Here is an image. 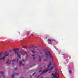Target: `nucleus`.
Masks as SVG:
<instances>
[{
  "label": "nucleus",
  "mask_w": 78,
  "mask_h": 78,
  "mask_svg": "<svg viewBox=\"0 0 78 78\" xmlns=\"http://www.w3.org/2000/svg\"><path fill=\"white\" fill-rule=\"evenodd\" d=\"M45 56L46 58H48V56L49 57V58H51V60H53V57H52V55L50 53V51L48 50H47L45 52Z\"/></svg>",
  "instance_id": "nucleus-1"
},
{
  "label": "nucleus",
  "mask_w": 78,
  "mask_h": 78,
  "mask_svg": "<svg viewBox=\"0 0 78 78\" xmlns=\"http://www.w3.org/2000/svg\"><path fill=\"white\" fill-rule=\"evenodd\" d=\"M19 49H18L17 48H15L13 49V50L14 51V53L16 54V55H17V57L19 58L20 59L21 58V57H20V53H19L18 51H17L19 50Z\"/></svg>",
  "instance_id": "nucleus-2"
},
{
  "label": "nucleus",
  "mask_w": 78,
  "mask_h": 78,
  "mask_svg": "<svg viewBox=\"0 0 78 78\" xmlns=\"http://www.w3.org/2000/svg\"><path fill=\"white\" fill-rule=\"evenodd\" d=\"M52 75L53 76L52 78H59V74L56 72H55V74L52 73Z\"/></svg>",
  "instance_id": "nucleus-3"
},
{
  "label": "nucleus",
  "mask_w": 78,
  "mask_h": 78,
  "mask_svg": "<svg viewBox=\"0 0 78 78\" xmlns=\"http://www.w3.org/2000/svg\"><path fill=\"white\" fill-rule=\"evenodd\" d=\"M4 54H5L4 56L3 57L0 58L1 60H4V59H5V57L8 56V55H9V53H7V52H5Z\"/></svg>",
  "instance_id": "nucleus-4"
},
{
  "label": "nucleus",
  "mask_w": 78,
  "mask_h": 78,
  "mask_svg": "<svg viewBox=\"0 0 78 78\" xmlns=\"http://www.w3.org/2000/svg\"><path fill=\"white\" fill-rule=\"evenodd\" d=\"M51 68L49 69L48 70H46L44 71L43 72H42V73L40 74V75H42V74H43V73H46V72L48 71V70H53V67H51Z\"/></svg>",
  "instance_id": "nucleus-5"
},
{
  "label": "nucleus",
  "mask_w": 78,
  "mask_h": 78,
  "mask_svg": "<svg viewBox=\"0 0 78 78\" xmlns=\"http://www.w3.org/2000/svg\"><path fill=\"white\" fill-rule=\"evenodd\" d=\"M15 61H16V60L15 59H14L13 60H12L9 62V60H8L6 62V63L7 64H10V63H11V62H12L13 64V65H14V62H15Z\"/></svg>",
  "instance_id": "nucleus-6"
},
{
  "label": "nucleus",
  "mask_w": 78,
  "mask_h": 78,
  "mask_svg": "<svg viewBox=\"0 0 78 78\" xmlns=\"http://www.w3.org/2000/svg\"><path fill=\"white\" fill-rule=\"evenodd\" d=\"M14 75H18V74L17 73H16L15 72H14L12 76V78H14Z\"/></svg>",
  "instance_id": "nucleus-7"
},
{
  "label": "nucleus",
  "mask_w": 78,
  "mask_h": 78,
  "mask_svg": "<svg viewBox=\"0 0 78 78\" xmlns=\"http://www.w3.org/2000/svg\"><path fill=\"white\" fill-rule=\"evenodd\" d=\"M39 51V54L40 55H41V54H42V51L41 50H38Z\"/></svg>",
  "instance_id": "nucleus-8"
},
{
  "label": "nucleus",
  "mask_w": 78,
  "mask_h": 78,
  "mask_svg": "<svg viewBox=\"0 0 78 78\" xmlns=\"http://www.w3.org/2000/svg\"><path fill=\"white\" fill-rule=\"evenodd\" d=\"M50 64L49 65L48 67V69L49 68H50V67L51 66V62H49Z\"/></svg>",
  "instance_id": "nucleus-9"
},
{
  "label": "nucleus",
  "mask_w": 78,
  "mask_h": 78,
  "mask_svg": "<svg viewBox=\"0 0 78 78\" xmlns=\"http://www.w3.org/2000/svg\"><path fill=\"white\" fill-rule=\"evenodd\" d=\"M33 35H36V34L35 33H33V34H31V36H33Z\"/></svg>",
  "instance_id": "nucleus-10"
},
{
  "label": "nucleus",
  "mask_w": 78,
  "mask_h": 78,
  "mask_svg": "<svg viewBox=\"0 0 78 78\" xmlns=\"http://www.w3.org/2000/svg\"><path fill=\"white\" fill-rule=\"evenodd\" d=\"M31 51L32 53H35V51L34 50H31Z\"/></svg>",
  "instance_id": "nucleus-11"
},
{
  "label": "nucleus",
  "mask_w": 78,
  "mask_h": 78,
  "mask_svg": "<svg viewBox=\"0 0 78 78\" xmlns=\"http://www.w3.org/2000/svg\"><path fill=\"white\" fill-rule=\"evenodd\" d=\"M42 56H43V55H42L41 56L40 55H39V58L40 59H41L42 58Z\"/></svg>",
  "instance_id": "nucleus-12"
},
{
  "label": "nucleus",
  "mask_w": 78,
  "mask_h": 78,
  "mask_svg": "<svg viewBox=\"0 0 78 78\" xmlns=\"http://www.w3.org/2000/svg\"><path fill=\"white\" fill-rule=\"evenodd\" d=\"M22 61H20V66H22Z\"/></svg>",
  "instance_id": "nucleus-13"
},
{
  "label": "nucleus",
  "mask_w": 78,
  "mask_h": 78,
  "mask_svg": "<svg viewBox=\"0 0 78 78\" xmlns=\"http://www.w3.org/2000/svg\"><path fill=\"white\" fill-rule=\"evenodd\" d=\"M69 73L70 74H72V70H70L69 71Z\"/></svg>",
  "instance_id": "nucleus-14"
},
{
  "label": "nucleus",
  "mask_w": 78,
  "mask_h": 78,
  "mask_svg": "<svg viewBox=\"0 0 78 78\" xmlns=\"http://www.w3.org/2000/svg\"><path fill=\"white\" fill-rule=\"evenodd\" d=\"M2 52L0 53V57H1L3 55V54H2Z\"/></svg>",
  "instance_id": "nucleus-15"
},
{
  "label": "nucleus",
  "mask_w": 78,
  "mask_h": 78,
  "mask_svg": "<svg viewBox=\"0 0 78 78\" xmlns=\"http://www.w3.org/2000/svg\"><path fill=\"white\" fill-rule=\"evenodd\" d=\"M48 41H50V42H51V40L50 39H48Z\"/></svg>",
  "instance_id": "nucleus-16"
},
{
  "label": "nucleus",
  "mask_w": 78,
  "mask_h": 78,
  "mask_svg": "<svg viewBox=\"0 0 78 78\" xmlns=\"http://www.w3.org/2000/svg\"><path fill=\"white\" fill-rule=\"evenodd\" d=\"M0 73H1V74H2V75H3V72H2V71H1L0 72Z\"/></svg>",
  "instance_id": "nucleus-17"
},
{
  "label": "nucleus",
  "mask_w": 78,
  "mask_h": 78,
  "mask_svg": "<svg viewBox=\"0 0 78 78\" xmlns=\"http://www.w3.org/2000/svg\"><path fill=\"white\" fill-rule=\"evenodd\" d=\"M15 70H17L18 69H17V68H14Z\"/></svg>",
  "instance_id": "nucleus-18"
},
{
  "label": "nucleus",
  "mask_w": 78,
  "mask_h": 78,
  "mask_svg": "<svg viewBox=\"0 0 78 78\" xmlns=\"http://www.w3.org/2000/svg\"><path fill=\"white\" fill-rule=\"evenodd\" d=\"M42 70H40L39 71V72H42Z\"/></svg>",
  "instance_id": "nucleus-19"
},
{
  "label": "nucleus",
  "mask_w": 78,
  "mask_h": 78,
  "mask_svg": "<svg viewBox=\"0 0 78 78\" xmlns=\"http://www.w3.org/2000/svg\"><path fill=\"white\" fill-rule=\"evenodd\" d=\"M11 51H12V50H11L9 51V52H11Z\"/></svg>",
  "instance_id": "nucleus-20"
},
{
  "label": "nucleus",
  "mask_w": 78,
  "mask_h": 78,
  "mask_svg": "<svg viewBox=\"0 0 78 78\" xmlns=\"http://www.w3.org/2000/svg\"><path fill=\"white\" fill-rule=\"evenodd\" d=\"M35 73H34L32 74V75H34V74H35Z\"/></svg>",
  "instance_id": "nucleus-21"
},
{
  "label": "nucleus",
  "mask_w": 78,
  "mask_h": 78,
  "mask_svg": "<svg viewBox=\"0 0 78 78\" xmlns=\"http://www.w3.org/2000/svg\"><path fill=\"white\" fill-rule=\"evenodd\" d=\"M47 59H43V61H47Z\"/></svg>",
  "instance_id": "nucleus-22"
},
{
  "label": "nucleus",
  "mask_w": 78,
  "mask_h": 78,
  "mask_svg": "<svg viewBox=\"0 0 78 78\" xmlns=\"http://www.w3.org/2000/svg\"><path fill=\"white\" fill-rule=\"evenodd\" d=\"M23 48H26V47H23Z\"/></svg>",
  "instance_id": "nucleus-23"
},
{
  "label": "nucleus",
  "mask_w": 78,
  "mask_h": 78,
  "mask_svg": "<svg viewBox=\"0 0 78 78\" xmlns=\"http://www.w3.org/2000/svg\"><path fill=\"white\" fill-rule=\"evenodd\" d=\"M35 58H35V57L34 58H33V59H34H34H35Z\"/></svg>",
  "instance_id": "nucleus-24"
},
{
  "label": "nucleus",
  "mask_w": 78,
  "mask_h": 78,
  "mask_svg": "<svg viewBox=\"0 0 78 78\" xmlns=\"http://www.w3.org/2000/svg\"><path fill=\"white\" fill-rule=\"evenodd\" d=\"M39 61H40V62H41V60L39 59Z\"/></svg>",
  "instance_id": "nucleus-25"
},
{
  "label": "nucleus",
  "mask_w": 78,
  "mask_h": 78,
  "mask_svg": "<svg viewBox=\"0 0 78 78\" xmlns=\"http://www.w3.org/2000/svg\"><path fill=\"white\" fill-rule=\"evenodd\" d=\"M18 59H17V63L18 62Z\"/></svg>",
  "instance_id": "nucleus-26"
},
{
  "label": "nucleus",
  "mask_w": 78,
  "mask_h": 78,
  "mask_svg": "<svg viewBox=\"0 0 78 78\" xmlns=\"http://www.w3.org/2000/svg\"><path fill=\"white\" fill-rule=\"evenodd\" d=\"M51 41H54V40L52 39H51Z\"/></svg>",
  "instance_id": "nucleus-27"
},
{
  "label": "nucleus",
  "mask_w": 78,
  "mask_h": 78,
  "mask_svg": "<svg viewBox=\"0 0 78 78\" xmlns=\"http://www.w3.org/2000/svg\"><path fill=\"white\" fill-rule=\"evenodd\" d=\"M32 56H34V55H32Z\"/></svg>",
  "instance_id": "nucleus-28"
},
{
  "label": "nucleus",
  "mask_w": 78,
  "mask_h": 78,
  "mask_svg": "<svg viewBox=\"0 0 78 78\" xmlns=\"http://www.w3.org/2000/svg\"><path fill=\"white\" fill-rule=\"evenodd\" d=\"M22 66H24V64H22Z\"/></svg>",
  "instance_id": "nucleus-29"
},
{
  "label": "nucleus",
  "mask_w": 78,
  "mask_h": 78,
  "mask_svg": "<svg viewBox=\"0 0 78 78\" xmlns=\"http://www.w3.org/2000/svg\"><path fill=\"white\" fill-rule=\"evenodd\" d=\"M21 53L22 55H23V53H22V52H21Z\"/></svg>",
  "instance_id": "nucleus-30"
},
{
  "label": "nucleus",
  "mask_w": 78,
  "mask_h": 78,
  "mask_svg": "<svg viewBox=\"0 0 78 78\" xmlns=\"http://www.w3.org/2000/svg\"><path fill=\"white\" fill-rule=\"evenodd\" d=\"M23 61H25V60L24 59H23Z\"/></svg>",
  "instance_id": "nucleus-31"
},
{
  "label": "nucleus",
  "mask_w": 78,
  "mask_h": 78,
  "mask_svg": "<svg viewBox=\"0 0 78 78\" xmlns=\"http://www.w3.org/2000/svg\"><path fill=\"white\" fill-rule=\"evenodd\" d=\"M25 53H26V54L27 55V52H26V51H25Z\"/></svg>",
  "instance_id": "nucleus-32"
},
{
  "label": "nucleus",
  "mask_w": 78,
  "mask_h": 78,
  "mask_svg": "<svg viewBox=\"0 0 78 78\" xmlns=\"http://www.w3.org/2000/svg\"><path fill=\"white\" fill-rule=\"evenodd\" d=\"M34 50H36V49H35L34 48Z\"/></svg>",
  "instance_id": "nucleus-33"
},
{
  "label": "nucleus",
  "mask_w": 78,
  "mask_h": 78,
  "mask_svg": "<svg viewBox=\"0 0 78 78\" xmlns=\"http://www.w3.org/2000/svg\"><path fill=\"white\" fill-rule=\"evenodd\" d=\"M37 52V53H38V52Z\"/></svg>",
  "instance_id": "nucleus-34"
},
{
  "label": "nucleus",
  "mask_w": 78,
  "mask_h": 78,
  "mask_svg": "<svg viewBox=\"0 0 78 78\" xmlns=\"http://www.w3.org/2000/svg\"><path fill=\"white\" fill-rule=\"evenodd\" d=\"M41 69H42V68H41Z\"/></svg>",
  "instance_id": "nucleus-35"
},
{
  "label": "nucleus",
  "mask_w": 78,
  "mask_h": 78,
  "mask_svg": "<svg viewBox=\"0 0 78 78\" xmlns=\"http://www.w3.org/2000/svg\"><path fill=\"white\" fill-rule=\"evenodd\" d=\"M49 44H50V43H49Z\"/></svg>",
  "instance_id": "nucleus-36"
}]
</instances>
